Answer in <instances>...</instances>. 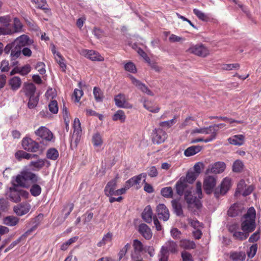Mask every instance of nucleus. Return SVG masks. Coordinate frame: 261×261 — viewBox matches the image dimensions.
<instances>
[{
  "mask_svg": "<svg viewBox=\"0 0 261 261\" xmlns=\"http://www.w3.org/2000/svg\"><path fill=\"white\" fill-rule=\"evenodd\" d=\"M255 209L253 207H250L242 220L241 227L244 232L233 231V226L229 227V230L233 233V236L240 240L246 239L248 236V233L253 231L255 228Z\"/></svg>",
  "mask_w": 261,
  "mask_h": 261,
  "instance_id": "f257e3e1",
  "label": "nucleus"
},
{
  "mask_svg": "<svg viewBox=\"0 0 261 261\" xmlns=\"http://www.w3.org/2000/svg\"><path fill=\"white\" fill-rule=\"evenodd\" d=\"M175 188L177 194L179 196H181L184 193H185V199L190 210L195 212L200 208L201 206V202L196 198H191L192 189L189 187L188 183L185 181L184 176L181 177L177 181Z\"/></svg>",
  "mask_w": 261,
  "mask_h": 261,
  "instance_id": "f03ea898",
  "label": "nucleus"
},
{
  "mask_svg": "<svg viewBox=\"0 0 261 261\" xmlns=\"http://www.w3.org/2000/svg\"><path fill=\"white\" fill-rule=\"evenodd\" d=\"M40 178L27 168H23L20 174L13 177L12 183L14 186L28 188L30 183H35L39 181Z\"/></svg>",
  "mask_w": 261,
  "mask_h": 261,
  "instance_id": "7ed1b4c3",
  "label": "nucleus"
},
{
  "mask_svg": "<svg viewBox=\"0 0 261 261\" xmlns=\"http://www.w3.org/2000/svg\"><path fill=\"white\" fill-rule=\"evenodd\" d=\"M225 125L223 123L219 124L217 125H214L213 126H211L209 127H204V128H195L192 130V134H202L209 135V136L205 138H202L194 140L192 141L193 143H196L198 142H204L205 143L209 142L216 138L217 133L218 131L220 128H222L225 126Z\"/></svg>",
  "mask_w": 261,
  "mask_h": 261,
  "instance_id": "20e7f679",
  "label": "nucleus"
},
{
  "mask_svg": "<svg viewBox=\"0 0 261 261\" xmlns=\"http://www.w3.org/2000/svg\"><path fill=\"white\" fill-rule=\"evenodd\" d=\"M18 186L13 185V187L10 188L6 192L8 198L15 203L20 202L22 199H27L29 196L28 192L23 190H18Z\"/></svg>",
  "mask_w": 261,
  "mask_h": 261,
  "instance_id": "39448f33",
  "label": "nucleus"
},
{
  "mask_svg": "<svg viewBox=\"0 0 261 261\" xmlns=\"http://www.w3.org/2000/svg\"><path fill=\"white\" fill-rule=\"evenodd\" d=\"M12 18L7 15L0 16V35H8L14 34L13 27L11 23Z\"/></svg>",
  "mask_w": 261,
  "mask_h": 261,
  "instance_id": "423d86ee",
  "label": "nucleus"
},
{
  "mask_svg": "<svg viewBox=\"0 0 261 261\" xmlns=\"http://www.w3.org/2000/svg\"><path fill=\"white\" fill-rule=\"evenodd\" d=\"M187 51L191 54L202 57H205L210 54L209 50L202 44L191 45Z\"/></svg>",
  "mask_w": 261,
  "mask_h": 261,
  "instance_id": "0eeeda50",
  "label": "nucleus"
},
{
  "mask_svg": "<svg viewBox=\"0 0 261 261\" xmlns=\"http://www.w3.org/2000/svg\"><path fill=\"white\" fill-rule=\"evenodd\" d=\"M216 185V178L214 176H206L203 181V188L207 194H211Z\"/></svg>",
  "mask_w": 261,
  "mask_h": 261,
  "instance_id": "6e6552de",
  "label": "nucleus"
},
{
  "mask_svg": "<svg viewBox=\"0 0 261 261\" xmlns=\"http://www.w3.org/2000/svg\"><path fill=\"white\" fill-rule=\"evenodd\" d=\"M36 136L41 138L46 141H51L54 138L53 133L47 127L40 126L35 132Z\"/></svg>",
  "mask_w": 261,
  "mask_h": 261,
  "instance_id": "1a4fd4ad",
  "label": "nucleus"
},
{
  "mask_svg": "<svg viewBox=\"0 0 261 261\" xmlns=\"http://www.w3.org/2000/svg\"><path fill=\"white\" fill-rule=\"evenodd\" d=\"M13 46L21 48L25 46L34 45L33 41L26 35H22L17 37L13 42Z\"/></svg>",
  "mask_w": 261,
  "mask_h": 261,
  "instance_id": "9d476101",
  "label": "nucleus"
},
{
  "mask_svg": "<svg viewBox=\"0 0 261 261\" xmlns=\"http://www.w3.org/2000/svg\"><path fill=\"white\" fill-rule=\"evenodd\" d=\"M81 54L93 61H102L104 58L98 52L93 50L83 49Z\"/></svg>",
  "mask_w": 261,
  "mask_h": 261,
  "instance_id": "9b49d317",
  "label": "nucleus"
},
{
  "mask_svg": "<svg viewBox=\"0 0 261 261\" xmlns=\"http://www.w3.org/2000/svg\"><path fill=\"white\" fill-rule=\"evenodd\" d=\"M114 100L115 105L118 108L131 109L133 107L132 105L127 101L125 95L123 94H119L115 96Z\"/></svg>",
  "mask_w": 261,
  "mask_h": 261,
  "instance_id": "f8f14e48",
  "label": "nucleus"
},
{
  "mask_svg": "<svg viewBox=\"0 0 261 261\" xmlns=\"http://www.w3.org/2000/svg\"><path fill=\"white\" fill-rule=\"evenodd\" d=\"M226 168L225 164L223 162H218L210 165L206 171V174H219L223 172Z\"/></svg>",
  "mask_w": 261,
  "mask_h": 261,
  "instance_id": "ddd939ff",
  "label": "nucleus"
},
{
  "mask_svg": "<svg viewBox=\"0 0 261 261\" xmlns=\"http://www.w3.org/2000/svg\"><path fill=\"white\" fill-rule=\"evenodd\" d=\"M23 148L28 151L36 152L38 149V144L29 138H25L22 141Z\"/></svg>",
  "mask_w": 261,
  "mask_h": 261,
  "instance_id": "4468645a",
  "label": "nucleus"
},
{
  "mask_svg": "<svg viewBox=\"0 0 261 261\" xmlns=\"http://www.w3.org/2000/svg\"><path fill=\"white\" fill-rule=\"evenodd\" d=\"M31 209V205L28 202H23L13 207L14 213L19 216H22L27 214Z\"/></svg>",
  "mask_w": 261,
  "mask_h": 261,
  "instance_id": "2eb2a0df",
  "label": "nucleus"
},
{
  "mask_svg": "<svg viewBox=\"0 0 261 261\" xmlns=\"http://www.w3.org/2000/svg\"><path fill=\"white\" fill-rule=\"evenodd\" d=\"M156 213L159 219L167 221L170 217L168 209L164 204H159L156 206Z\"/></svg>",
  "mask_w": 261,
  "mask_h": 261,
  "instance_id": "dca6fc26",
  "label": "nucleus"
},
{
  "mask_svg": "<svg viewBox=\"0 0 261 261\" xmlns=\"http://www.w3.org/2000/svg\"><path fill=\"white\" fill-rule=\"evenodd\" d=\"M129 78L132 84L142 92L146 93L149 95H153V93L141 81L136 79L133 75H129Z\"/></svg>",
  "mask_w": 261,
  "mask_h": 261,
  "instance_id": "f3484780",
  "label": "nucleus"
},
{
  "mask_svg": "<svg viewBox=\"0 0 261 261\" xmlns=\"http://www.w3.org/2000/svg\"><path fill=\"white\" fill-rule=\"evenodd\" d=\"M161 249L163 251L169 253H176L178 252V245L177 243L173 241L169 240L162 247Z\"/></svg>",
  "mask_w": 261,
  "mask_h": 261,
  "instance_id": "a211bd4d",
  "label": "nucleus"
},
{
  "mask_svg": "<svg viewBox=\"0 0 261 261\" xmlns=\"http://www.w3.org/2000/svg\"><path fill=\"white\" fill-rule=\"evenodd\" d=\"M116 185V178H114L108 182L105 189V195L109 197L115 195Z\"/></svg>",
  "mask_w": 261,
  "mask_h": 261,
  "instance_id": "6ab92c4d",
  "label": "nucleus"
},
{
  "mask_svg": "<svg viewBox=\"0 0 261 261\" xmlns=\"http://www.w3.org/2000/svg\"><path fill=\"white\" fill-rule=\"evenodd\" d=\"M167 138V134L162 129H158L153 136V141L156 144H160L165 141Z\"/></svg>",
  "mask_w": 261,
  "mask_h": 261,
  "instance_id": "aec40b11",
  "label": "nucleus"
},
{
  "mask_svg": "<svg viewBox=\"0 0 261 261\" xmlns=\"http://www.w3.org/2000/svg\"><path fill=\"white\" fill-rule=\"evenodd\" d=\"M232 185V182L231 178L229 177H225L221 183L220 193L225 195L230 190Z\"/></svg>",
  "mask_w": 261,
  "mask_h": 261,
  "instance_id": "412c9836",
  "label": "nucleus"
},
{
  "mask_svg": "<svg viewBox=\"0 0 261 261\" xmlns=\"http://www.w3.org/2000/svg\"><path fill=\"white\" fill-rule=\"evenodd\" d=\"M139 233L146 240H150L152 236L150 228L145 224H141L138 227Z\"/></svg>",
  "mask_w": 261,
  "mask_h": 261,
  "instance_id": "4be33fe9",
  "label": "nucleus"
},
{
  "mask_svg": "<svg viewBox=\"0 0 261 261\" xmlns=\"http://www.w3.org/2000/svg\"><path fill=\"white\" fill-rule=\"evenodd\" d=\"M19 222V218L14 216H8L3 219V224L13 227L16 226Z\"/></svg>",
  "mask_w": 261,
  "mask_h": 261,
  "instance_id": "5701e85b",
  "label": "nucleus"
},
{
  "mask_svg": "<svg viewBox=\"0 0 261 261\" xmlns=\"http://www.w3.org/2000/svg\"><path fill=\"white\" fill-rule=\"evenodd\" d=\"M143 107L147 110L153 113H157L160 110L159 106L152 101L144 100L143 101Z\"/></svg>",
  "mask_w": 261,
  "mask_h": 261,
  "instance_id": "b1692460",
  "label": "nucleus"
},
{
  "mask_svg": "<svg viewBox=\"0 0 261 261\" xmlns=\"http://www.w3.org/2000/svg\"><path fill=\"white\" fill-rule=\"evenodd\" d=\"M245 137L243 135H236L228 139V142L232 145L241 146L244 144Z\"/></svg>",
  "mask_w": 261,
  "mask_h": 261,
  "instance_id": "393cba45",
  "label": "nucleus"
},
{
  "mask_svg": "<svg viewBox=\"0 0 261 261\" xmlns=\"http://www.w3.org/2000/svg\"><path fill=\"white\" fill-rule=\"evenodd\" d=\"M113 238V233L110 231L105 234L101 240L97 244L99 247L105 246L106 244L111 243Z\"/></svg>",
  "mask_w": 261,
  "mask_h": 261,
  "instance_id": "a878e982",
  "label": "nucleus"
},
{
  "mask_svg": "<svg viewBox=\"0 0 261 261\" xmlns=\"http://www.w3.org/2000/svg\"><path fill=\"white\" fill-rule=\"evenodd\" d=\"M37 155L34 154H30L23 150H18L15 153V157L18 161H21L22 159L30 160Z\"/></svg>",
  "mask_w": 261,
  "mask_h": 261,
  "instance_id": "bb28decb",
  "label": "nucleus"
},
{
  "mask_svg": "<svg viewBox=\"0 0 261 261\" xmlns=\"http://www.w3.org/2000/svg\"><path fill=\"white\" fill-rule=\"evenodd\" d=\"M142 219L147 223H150L152 221V212L150 205L147 206L142 214Z\"/></svg>",
  "mask_w": 261,
  "mask_h": 261,
  "instance_id": "cd10ccee",
  "label": "nucleus"
},
{
  "mask_svg": "<svg viewBox=\"0 0 261 261\" xmlns=\"http://www.w3.org/2000/svg\"><path fill=\"white\" fill-rule=\"evenodd\" d=\"M147 174L146 173H142L137 176L132 177L134 186L136 189H139L141 188L140 183L142 179L143 182H145Z\"/></svg>",
  "mask_w": 261,
  "mask_h": 261,
  "instance_id": "c85d7f7f",
  "label": "nucleus"
},
{
  "mask_svg": "<svg viewBox=\"0 0 261 261\" xmlns=\"http://www.w3.org/2000/svg\"><path fill=\"white\" fill-rule=\"evenodd\" d=\"M242 206L240 204L235 203L228 211V215L230 217H235L241 214Z\"/></svg>",
  "mask_w": 261,
  "mask_h": 261,
  "instance_id": "c756f323",
  "label": "nucleus"
},
{
  "mask_svg": "<svg viewBox=\"0 0 261 261\" xmlns=\"http://www.w3.org/2000/svg\"><path fill=\"white\" fill-rule=\"evenodd\" d=\"M92 143L95 148H100L103 143L102 135L99 133L94 134L92 138Z\"/></svg>",
  "mask_w": 261,
  "mask_h": 261,
  "instance_id": "7c9ffc66",
  "label": "nucleus"
},
{
  "mask_svg": "<svg viewBox=\"0 0 261 261\" xmlns=\"http://www.w3.org/2000/svg\"><path fill=\"white\" fill-rule=\"evenodd\" d=\"M45 161V160L41 159L35 161H31L29 164V166L32 167L34 171H39L44 166Z\"/></svg>",
  "mask_w": 261,
  "mask_h": 261,
  "instance_id": "2f4dec72",
  "label": "nucleus"
},
{
  "mask_svg": "<svg viewBox=\"0 0 261 261\" xmlns=\"http://www.w3.org/2000/svg\"><path fill=\"white\" fill-rule=\"evenodd\" d=\"M21 80L18 76H14L12 77L9 82L11 88L13 91L18 90L21 85Z\"/></svg>",
  "mask_w": 261,
  "mask_h": 261,
  "instance_id": "473e14b6",
  "label": "nucleus"
},
{
  "mask_svg": "<svg viewBox=\"0 0 261 261\" xmlns=\"http://www.w3.org/2000/svg\"><path fill=\"white\" fill-rule=\"evenodd\" d=\"M201 150V147L199 145L192 146L187 148L184 151V154L186 156H190L198 153Z\"/></svg>",
  "mask_w": 261,
  "mask_h": 261,
  "instance_id": "72a5a7b5",
  "label": "nucleus"
},
{
  "mask_svg": "<svg viewBox=\"0 0 261 261\" xmlns=\"http://www.w3.org/2000/svg\"><path fill=\"white\" fill-rule=\"evenodd\" d=\"M24 91L27 96L35 95L36 87L32 83H25L24 85Z\"/></svg>",
  "mask_w": 261,
  "mask_h": 261,
  "instance_id": "f704fd0d",
  "label": "nucleus"
},
{
  "mask_svg": "<svg viewBox=\"0 0 261 261\" xmlns=\"http://www.w3.org/2000/svg\"><path fill=\"white\" fill-rule=\"evenodd\" d=\"M179 245L180 247L185 249H192L195 247V244L193 241L187 239L180 240Z\"/></svg>",
  "mask_w": 261,
  "mask_h": 261,
  "instance_id": "c9c22d12",
  "label": "nucleus"
},
{
  "mask_svg": "<svg viewBox=\"0 0 261 261\" xmlns=\"http://www.w3.org/2000/svg\"><path fill=\"white\" fill-rule=\"evenodd\" d=\"M21 53V48L20 47H18V46L16 47V46H14L13 48L12 49L11 52V57L12 59V61H15V59L18 58ZM17 63L15 61H12V64L13 65H16Z\"/></svg>",
  "mask_w": 261,
  "mask_h": 261,
  "instance_id": "e433bc0d",
  "label": "nucleus"
},
{
  "mask_svg": "<svg viewBox=\"0 0 261 261\" xmlns=\"http://www.w3.org/2000/svg\"><path fill=\"white\" fill-rule=\"evenodd\" d=\"M230 257L233 261H242L245 259L246 255L244 252H233L230 253Z\"/></svg>",
  "mask_w": 261,
  "mask_h": 261,
  "instance_id": "4c0bfd02",
  "label": "nucleus"
},
{
  "mask_svg": "<svg viewBox=\"0 0 261 261\" xmlns=\"http://www.w3.org/2000/svg\"><path fill=\"white\" fill-rule=\"evenodd\" d=\"M193 13L199 19L202 21H207L210 19V17L208 14L203 13L197 9H194Z\"/></svg>",
  "mask_w": 261,
  "mask_h": 261,
  "instance_id": "58836bf2",
  "label": "nucleus"
},
{
  "mask_svg": "<svg viewBox=\"0 0 261 261\" xmlns=\"http://www.w3.org/2000/svg\"><path fill=\"white\" fill-rule=\"evenodd\" d=\"M46 157L51 160H56L59 157L58 151L54 148H49L46 152Z\"/></svg>",
  "mask_w": 261,
  "mask_h": 261,
  "instance_id": "ea45409f",
  "label": "nucleus"
},
{
  "mask_svg": "<svg viewBox=\"0 0 261 261\" xmlns=\"http://www.w3.org/2000/svg\"><path fill=\"white\" fill-rule=\"evenodd\" d=\"M126 116L123 111L118 110L117 111L113 116V120L114 121H120L121 122H123L125 121Z\"/></svg>",
  "mask_w": 261,
  "mask_h": 261,
  "instance_id": "a19ab883",
  "label": "nucleus"
},
{
  "mask_svg": "<svg viewBox=\"0 0 261 261\" xmlns=\"http://www.w3.org/2000/svg\"><path fill=\"white\" fill-rule=\"evenodd\" d=\"M124 68L125 71L132 73H135L137 72L136 65L131 61L124 63Z\"/></svg>",
  "mask_w": 261,
  "mask_h": 261,
  "instance_id": "79ce46f5",
  "label": "nucleus"
},
{
  "mask_svg": "<svg viewBox=\"0 0 261 261\" xmlns=\"http://www.w3.org/2000/svg\"><path fill=\"white\" fill-rule=\"evenodd\" d=\"M93 95L95 100L97 102H101L103 98V93L102 91L97 87H94L93 89Z\"/></svg>",
  "mask_w": 261,
  "mask_h": 261,
  "instance_id": "37998d69",
  "label": "nucleus"
},
{
  "mask_svg": "<svg viewBox=\"0 0 261 261\" xmlns=\"http://www.w3.org/2000/svg\"><path fill=\"white\" fill-rule=\"evenodd\" d=\"M172 207L177 215L180 216L182 214L181 206L177 200H173L171 202Z\"/></svg>",
  "mask_w": 261,
  "mask_h": 261,
  "instance_id": "c03bdc74",
  "label": "nucleus"
},
{
  "mask_svg": "<svg viewBox=\"0 0 261 261\" xmlns=\"http://www.w3.org/2000/svg\"><path fill=\"white\" fill-rule=\"evenodd\" d=\"M13 27L14 33L22 31L23 25L20 20L17 17L14 18Z\"/></svg>",
  "mask_w": 261,
  "mask_h": 261,
  "instance_id": "a18cd8bd",
  "label": "nucleus"
},
{
  "mask_svg": "<svg viewBox=\"0 0 261 261\" xmlns=\"http://www.w3.org/2000/svg\"><path fill=\"white\" fill-rule=\"evenodd\" d=\"M161 195L166 198H170L172 197L173 190L171 187H167L162 189L161 191Z\"/></svg>",
  "mask_w": 261,
  "mask_h": 261,
  "instance_id": "49530a36",
  "label": "nucleus"
},
{
  "mask_svg": "<svg viewBox=\"0 0 261 261\" xmlns=\"http://www.w3.org/2000/svg\"><path fill=\"white\" fill-rule=\"evenodd\" d=\"M78 237L76 236L71 238L61 245L60 249L63 251L66 250L70 245L75 242L78 240Z\"/></svg>",
  "mask_w": 261,
  "mask_h": 261,
  "instance_id": "de8ad7c7",
  "label": "nucleus"
},
{
  "mask_svg": "<svg viewBox=\"0 0 261 261\" xmlns=\"http://www.w3.org/2000/svg\"><path fill=\"white\" fill-rule=\"evenodd\" d=\"M29 97V100L28 102V107L30 109L34 108L38 104L39 97L38 95H33Z\"/></svg>",
  "mask_w": 261,
  "mask_h": 261,
  "instance_id": "09e8293b",
  "label": "nucleus"
},
{
  "mask_svg": "<svg viewBox=\"0 0 261 261\" xmlns=\"http://www.w3.org/2000/svg\"><path fill=\"white\" fill-rule=\"evenodd\" d=\"M198 177L196 173H195L193 171H189L186 177H184L185 179V181L189 184H192Z\"/></svg>",
  "mask_w": 261,
  "mask_h": 261,
  "instance_id": "8fccbe9b",
  "label": "nucleus"
},
{
  "mask_svg": "<svg viewBox=\"0 0 261 261\" xmlns=\"http://www.w3.org/2000/svg\"><path fill=\"white\" fill-rule=\"evenodd\" d=\"M57 62L59 64L62 70L65 71L66 68V65L65 62V59L62 56L60 53L57 54V56L55 58Z\"/></svg>",
  "mask_w": 261,
  "mask_h": 261,
  "instance_id": "3c124183",
  "label": "nucleus"
},
{
  "mask_svg": "<svg viewBox=\"0 0 261 261\" xmlns=\"http://www.w3.org/2000/svg\"><path fill=\"white\" fill-rule=\"evenodd\" d=\"M176 118L175 116L171 120L161 122L160 123V126L163 128H169L176 123Z\"/></svg>",
  "mask_w": 261,
  "mask_h": 261,
  "instance_id": "603ef678",
  "label": "nucleus"
},
{
  "mask_svg": "<svg viewBox=\"0 0 261 261\" xmlns=\"http://www.w3.org/2000/svg\"><path fill=\"white\" fill-rule=\"evenodd\" d=\"M30 193L33 196H39L41 193V188L37 184H33L30 188Z\"/></svg>",
  "mask_w": 261,
  "mask_h": 261,
  "instance_id": "864d4df0",
  "label": "nucleus"
},
{
  "mask_svg": "<svg viewBox=\"0 0 261 261\" xmlns=\"http://www.w3.org/2000/svg\"><path fill=\"white\" fill-rule=\"evenodd\" d=\"M48 108L50 112L57 114L59 110L57 101L55 100H51L48 105Z\"/></svg>",
  "mask_w": 261,
  "mask_h": 261,
  "instance_id": "5fc2aeb1",
  "label": "nucleus"
},
{
  "mask_svg": "<svg viewBox=\"0 0 261 261\" xmlns=\"http://www.w3.org/2000/svg\"><path fill=\"white\" fill-rule=\"evenodd\" d=\"M133 48L141 56L146 62H149V57L140 48L138 47L136 44L133 45Z\"/></svg>",
  "mask_w": 261,
  "mask_h": 261,
  "instance_id": "6e6d98bb",
  "label": "nucleus"
},
{
  "mask_svg": "<svg viewBox=\"0 0 261 261\" xmlns=\"http://www.w3.org/2000/svg\"><path fill=\"white\" fill-rule=\"evenodd\" d=\"M133 247L135 252L137 254L140 253L143 250V245L142 243L138 240H134Z\"/></svg>",
  "mask_w": 261,
  "mask_h": 261,
  "instance_id": "4d7b16f0",
  "label": "nucleus"
},
{
  "mask_svg": "<svg viewBox=\"0 0 261 261\" xmlns=\"http://www.w3.org/2000/svg\"><path fill=\"white\" fill-rule=\"evenodd\" d=\"M31 1L35 3L38 8L43 10L47 9L46 0H31Z\"/></svg>",
  "mask_w": 261,
  "mask_h": 261,
  "instance_id": "13d9d810",
  "label": "nucleus"
},
{
  "mask_svg": "<svg viewBox=\"0 0 261 261\" xmlns=\"http://www.w3.org/2000/svg\"><path fill=\"white\" fill-rule=\"evenodd\" d=\"M196 193L198 196V198H197L195 196H193L192 195V193L191 194V198H196V199H198L200 201V199L202 198V190H201V184L200 182H196Z\"/></svg>",
  "mask_w": 261,
  "mask_h": 261,
  "instance_id": "bf43d9fd",
  "label": "nucleus"
},
{
  "mask_svg": "<svg viewBox=\"0 0 261 261\" xmlns=\"http://www.w3.org/2000/svg\"><path fill=\"white\" fill-rule=\"evenodd\" d=\"M233 171L236 172H240L243 168V164L240 160L236 161L233 164Z\"/></svg>",
  "mask_w": 261,
  "mask_h": 261,
  "instance_id": "052dcab7",
  "label": "nucleus"
},
{
  "mask_svg": "<svg viewBox=\"0 0 261 261\" xmlns=\"http://www.w3.org/2000/svg\"><path fill=\"white\" fill-rule=\"evenodd\" d=\"M73 128H74V132L73 133L76 134H81L82 132V129L81 127V123L80 121L79 118H75L73 125Z\"/></svg>",
  "mask_w": 261,
  "mask_h": 261,
  "instance_id": "680f3d73",
  "label": "nucleus"
},
{
  "mask_svg": "<svg viewBox=\"0 0 261 261\" xmlns=\"http://www.w3.org/2000/svg\"><path fill=\"white\" fill-rule=\"evenodd\" d=\"M19 74L21 75L28 74L31 70V66L29 64L25 65L22 67H19Z\"/></svg>",
  "mask_w": 261,
  "mask_h": 261,
  "instance_id": "e2e57ef3",
  "label": "nucleus"
},
{
  "mask_svg": "<svg viewBox=\"0 0 261 261\" xmlns=\"http://www.w3.org/2000/svg\"><path fill=\"white\" fill-rule=\"evenodd\" d=\"M147 174L151 177H155L158 175V171L155 166H151L147 168Z\"/></svg>",
  "mask_w": 261,
  "mask_h": 261,
  "instance_id": "0e129e2a",
  "label": "nucleus"
},
{
  "mask_svg": "<svg viewBox=\"0 0 261 261\" xmlns=\"http://www.w3.org/2000/svg\"><path fill=\"white\" fill-rule=\"evenodd\" d=\"M29 231L25 232L24 234L21 235L20 237H19L17 240L13 241L9 246L10 248L11 249L13 248L15 246H16L18 244H19L21 241L23 240L27 236Z\"/></svg>",
  "mask_w": 261,
  "mask_h": 261,
  "instance_id": "69168bd1",
  "label": "nucleus"
},
{
  "mask_svg": "<svg viewBox=\"0 0 261 261\" xmlns=\"http://www.w3.org/2000/svg\"><path fill=\"white\" fill-rule=\"evenodd\" d=\"M257 249V246L256 244L252 245L248 251L247 252V255L250 258H252L255 255Z\"/></svg>",
  "mask_w": 261,
  "mask_h": 261,
  "instance_id": "338daca9",
  "label": "nucleus"
},
{
  "mask_svg": "<svg viewBox=\"0 0 261 261\" xmlns=\"http://www.w3.org/2000/svg\"><path fill=\"white\" fill-rule=\"evenodd\" d=\"M246 185L244 180H241L239 181L237 185V188L236 191V195L238 194H241L245 188H246Z\"/></svg>",
  "mask_w": 261,
  "mask_h": 261,
  "instance_id": "774afa93",
  "label": "nucleus"
}]
</instances>
